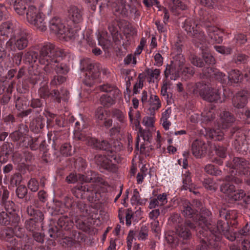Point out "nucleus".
<instances>
[{
	"label": "nucleus",
	"instance_id": "obj_1",
	"mask_svg": "<svg viewBox=\"0 0 250 250\" xmlns=\"http://www.w3.org/2000/svg\"><path fill=\"white\" fill-rule=\"evenodd\" d=\"M78 178L80 181L85 183L72 188V194L77 198L86 199L89 202L94 203V207H91L83 201L75 202L73 197L67 196L64 198V203L56 201L49 213L55 216L62 214L68 209H70V214L76 217L77 228L84 232H88L91 228L92 220L96 217L97 208L99 207L98 204H102L104 200V193H102L99 187L92 183L105 185V182L102 177L96 176V173L92 171L86 174L77 175L71 173L66 177V181L68 183H74L77 181Z\"/></svg>",
	"mask_w": 250,
	"mask_h": 250
},
{
	"label": "nucleus",
	"instance_id": "obj_2",
	"mask_svg": "<svg viewBox=\"0 0 250 250\" xmlns=\"http://www.w3.org/2000/svg\"><path fill=\"white\" fill-rule=\"evenodd\" d=\"M87 125L83 117L81 115V120L75 123L74 137L76 140L84 142L96 150L105 151L104 155H96L94 159L101 171L106 170L115 173L117 171L116 164L121 163L122 158L119 152L122 149L121 143L118 140H112L110 142L105 140L100 141L85 134L84 130Z\"/></svg>",
	"mask_w": 250,
	"mask_h": 250
},
{
	"label": "nucleus",
	"instance_id": "obj_3",
	"mask_svg": "<svg viewBox=\"0 0 250 250\" xmlns=\"http://www.w3.org/2000/svg\"><path fill=\"white\" fill-rule=\"evenodd\" d=\"M63 52L58 48L51 44L44 45L40 51V55L34 51L26 52L23 61L30 64L29 69L30 78L33 83H37L44 79L43 74L41 72V69L38 67V62L45 65L44 71L49 73L54 69L57 74H65L69 71L68 66L63 63H59L63 57Z\"/></svg>",
	"mask_w": 250,
	"mask_h": 250
},
{
	"label": "nucleus",
	"instance_id": "obj_4",
	"mask_svg": "<svg viewBox=\"0 0 250 250\" xmlns=\"http://www.w3.org/2000/svg\"><path fill=\"white\" fill-rule=\"evenodd\" d=\"M219 215L221 218L224 219L227 222L218 220L217 225L211 220L210 216V223L213 225L214 228L212 232L208 230L207 236V250H221L220 243L223 235L225 237L230 241L236 240L237 234L229 230V225L235 227L237 224V212L236 210H229L225 208H221L219 210Z\"/></svg>",
	"mask_w": 250,
	"mask_h": 250
},
{
	"label": "nucleus",
	"instance_id": "obj_5",
	"mask_svg": "<svg viewBox=\"0 0 250 250\" xmlns=\"http://www.w3.org/2000/svg\"><path fill=\"white\" fill-rule=\"evenodd\" d=\"M180 208L182 214L193 222H191L194 224L192 229L196 231L197 236L200 239L196 250H208L207 240L208 230L211 232L214 228L210 223L211 212L208 209H203L200 213H197V209L193 208L191 203L187 200H182Z\"/></svg>",
	"mask_w": 250,
	"mask_h": 250
},
{
	"label": "nucleus",
	"instance_id": "obj_6",
	"mask_svg": "<svg viewBox=\"0 0 250 250\" xmlns=\"http://www.w3.org/2000/svg\"><path fill=\"white\" fill-rule=\"evenodd\" d=\"M73 221L67 216L63 215L59 218L57 226L49 229V236L62 246L71 247L76 243L73 237H76L77 232L73 229Z\"/></svg>",
	"mask_w": 250,
	"mask_h": 250
},
{
	"label": "nucleus",
	"instance_id": "obj_7",
	"mask_svg": "<svg viewBox=\"0 0 250 250\" xmlns=\"http://www.w3.org/2000/svg\"><path fill=\"white\" fill-rule=\"evenodd\" d=\"M9 224L12 227H7L0 232V237L6 241L8 250H32V244L27 236L25 235L24 229L18 225Z\"/></svg>",
	"mask_w": 250,
	"mask_h": 250
},
{
	"label": "nucleus",
	"instance_id": "obj_8",
	"mask_svg": "<svg viewBox=\"0 0 250 250\" xmlns=\"http://www.w3.org/2000/svg\"><path fill=\"white\" fill-rule=\"evenodd\" d=\"M169 224L175 228V233L168 234L166 239L171 247H176L179 244H187L191 238L190 229L193 228V225L190 221L185 222L180 214L173 213L170 215L168 219Z\"/></svg>",
	"mask_w": 250,
	"mask_h": 250
},
{
	"label": "nucleus",
	"instance_id": "obj_9",
	"mask_svg": "<svg viewBox=\"0 0 250 250\" xmlns=\"http://www.w3.org/2000/svg\"><path fill=\"white\" fill-rule=\"evenodd\" d=\"M199 15L200 17V21L202 23H204V25L206 27V30L208 35V41L206 42V45L201 49L203 51V57L205 62L208 64H212L215 63V59L209 53L207 50L204 51V47H206L207 42L220 43L223 41V32L215 26H210L206 22L210 23L214 20V18L212 17L208 12L204 9H201L199 12ZM201 49V48H200Z\"/></svg>",
	"mask_w": 250,
	"mask_h": 250
},
{
	"label": "nucleus",
	"instance_id": "obj_10",
	"mask_svg": "<svg viewBox=\"0 0 250 250\" xmlns=\"http://www.w3.org/2000/svg\"><path fill=\"white\" fill-rule=\"evenodd\" d=\"M9 192L6 187L0 184V205L4 210L0 212V224L8 226L9 224L16 225L20 221V216L16 213L13 202L8 200Z\"/></svg>",
	"mask_w": 250,
	"mask_h": 250
},
{
	"label": "nucleus",
	"instance_id": "obj_11",
	"mask_svg": "<svg viewBox=\"0 0 250 250\" xmlns=\"http://www.w3.org/2000/svg\"><path fill=\"white\" fill-rule=\"evenodd\" d=\"M226 166L224 170L229 174L226 176L224 183L220 186V190L226 194L228 198L229 203L242 200L245 195L244 190L240 189L236 190L233 183L239 184L242 182V178L237 176L233 169L229 170Z\"/></svg>",
	"mask_w": 250,
	"mask_h": 250
},
{
	"label": "nucleus",
	"instance_id": "obj_12",
	"mask_svg": "<svg viewBox=\"0 0 250 250\" xmlns=\"http://www.w3.org/2000/svg\"><path fill=\"white\" fill-rule=\"evenodd\" d=\"M207 135L214 141H221L225 136L229 138L234 139L235 141L239 142L244 138V131L241 127L235 126L229 129L225 134L220 128L216 129L208 128Z\"/></svg>",
	"mask_w": 250,
	"mask_h": 250
},
{
	"label": "nucleus",
	"instance_id": "obj_13",
	"mask_svg": "<svg viewBox=\"0 0 250 250\" xmlns=\"http://www.w3.org/2000/svg\"><path fill=\"white\" fill-rule=\"evenodd\" d=\"M184 27L188 35L193 38V42L196 46L202 48L204 45H206L208 38L206 37L200 30L199 26L194 19L186 20Z\"/></svg>",
	"mask_w": 250,
	"mask_h": 250
},
{
	"label": "nucleus",
	"instance_id": "obj_14",
	"mask_svg": "<svg viewBox=\"0 0 250 250\" xmlns=\"http://www.w3.org/2000/svg\"><path fill=\"white\" fill-rule=\"evenodd\" d=\"M185 59L183 56L180 54L177 56L173 62L169 70L167 68L165 71V75L167 78L169 77L171 80H176L179 76V73L180 71L188 77L191 76L194 74V70L192 67L184 66Z\"/></svg>",
	"mask_w": 250,
	"mask_h": 250
},
{
	"label": "nucleus",
	"instance_id": "obj_15",
	"mask_svg": "<svg viewBox=\"0 0 250 250\" xmlns=\"http://www.w3.org/2000/svg\"><path fill=\"white\" fill-rule=\"evenodd\" d=\"M203 72L206 77L214 76L216 79L220 81L221 83H226L227 79H228V81L231 83H238L240 82L242 79L240 71L236 70L231 71L228 76H226L221 72L213 70L211 67H208L204 69Z\"/></svg>",
	"mask_w": 250,
	"mask_h": 250
},
{
	"label": "nucleus",
	"instance_id": "obj_16",
	"mask_svg": "<svg viewBox=\"0 0 250 250\" xmlns=\"http://www.w3.org/2000/svg\"><path fill=\"white\" fill-rule=\"evenodd\" d=\"M47 136L49 143L51 144L52 141V146L54 149L57 150L60 148V153L64 156H69L73 154L74 150H73L70 143H63L60 147L63 138V135L61 132L54 131L53 133H48Z\"/></svg>",
	"mask_w": 250,
	"mask_h": 250
},
{
	"label": "nucleus",
	"instance_id": "obj_17",
	"mask_svg": "<svg viewBox=\"0 0 250 250\" xmlns=\"http://www.w3.org/2000/svg\"><path fill=\"white\" fill-rule=\"evenodd\" d=\"M27 214L32 218L27 220L25 222V226L27 230L32 233L40 230L42 222L44 219V215L40 210L32 206L27 208Z\"/></svg>",
	"mask_w": 250,
	"mask_h": 250
},
{
	"label": "nucleus",
	"instance_id": "obj_18",
	"mask_svg": "<svg viewBox=\"0 0 250 250\" xmlns=\"http://www.w3.org/2000/svg\"><path fill=\"white\" fill-rule=\"evenodd\" d=\"M49 28L51 31L58 36H62L63 38L75 39L77 37L76 33H74L67 26L64 22L58 18L55 17L49 21Z\"/></svg>",
	"mask_w": 250,
	"mask_h": 250
},
{
	"label": "nucleus",
	"instance_id": "obj_19",
	"mask_svg": "<svg viewBox=\"0 0 250 250\" xmlns=\"http://www.w3.org/2000/svg\"><path fill=\"white\" fill-rule=\"evenodd\" d=\"M28 21L41 31L46 29V21L45 16L33 5H30L26 12Z\"/></svg>",
	"mask_w": 250,
	"mask_h": 250
},
{
	"label": "nucleus",
	"instance_id": "obj_20",
	"mask_svg": "<svg viewBox=\"0 0 250 250\" xmlns=\"http://www.w3.org/2000/svg\"><path fill=\"white\" fill-rule=\"evenodd\" d=\"M188 89H192L188 90V92H192L194 94H225L227 93L226 89L223 86L212 87L210 84H207L206 83L202 82L196 83L194 85H188Z\"/></svg>",
	"mask_w": 250,
	"mask_h": 250
},
{
	"label": "nucleus",
	"instance_id": "obj_21",
	"mask_svg": "<svg viewBox=\"0 0 250 250\" xmlns=\"http://www.w3.org/2000/svg\"><path fill=\"white\" fill-rule=\"evenodd\" d=\"M248 162L242 158H235L232 161L228 162L226 164L227 170L233 169L237 176L240 178L242 176H250V168L247 166Z\"/></svg>",
	"mask_w": 250,
	"mask_h": 250
},
{
	"label": "nucleus",
	"instance_id": "obj_22",
	"mask_svg": "<svg viewBox=\"0 0 250 250\" xmlns=\"http://www.w3.org/2000/svg\"><path fill=\"white\" fill-rule=\"evenodd\" d=\"M28 44L27 34L23 32H21L11 38L6 42V47L12 51L16 49L22 50L26 48Z\"/></svg>",
	"mask_w": 250,
	"mask_h": 250
},
{
	"label": "nucleus",
	"instance_id": "obj_23",
	"mask_svg": "<svg viewBox=\"0 0 250 250\" xmlns=\"http://www.w3.org/2000/svg\"><path fill=\"white\" fill-rule=\"evenodd\" d=\"M85 64L87 66L85 68L83 67V69H85L86 71L85 78L83 81V84L85 86L90 87L94 83L95 80L99 77L100 72L97 66L86 62L85 61L81 62V64L83 67Z\"/></svg>",
	"mask_w": 250,
	"mask_h": 250
},
{
	"label": "nucleus",
	"instance_id": "obj_24",
	"mask_svg": "<svg viewBox=\"0 0 250 250\" xmlns=\"http://www.w3.org/2000/svg\"><path fill=\"white\" fill-rule=\"evenodd\" d=\"M142 102L143 104H148L149 105V113L151 116H154L156 111L161 106L160 100L156 95H143Z\"/></svg>",
	"mask_w": 250,
	"mask_h": 250
},
{
	"label": "nucleus",
	"instance_id": "obj_25",
	"mask_svg": "<svg viewBox=\"0 0 250 250\" xmlns=\"http://www.w3.org/2000/svg\"><path fill=\"white\" fill-rule=\"evenodd\" d=\"M208 145L201 139L193 141L191 146V151L193 155L196 158H201L207 153Z\"/></svg>",
	"mask_w": 250,
	"mask_h": 250
},
{
	"label": "nucleus",
	"instance_id": "obj_26",
	"mask_svg": "<svg viewBox=\"0 0 250 250\" xmlns=\"http://www.w3.org/2000/svg\"><path fill=\"white\" fill-rule=\"evenodd\" d=\"M238 234L243 239L242 245L243 250H250V221L239 230Z\"/></svg>",
	"mask_w": 250,
	"mask_h": 250
},
{
	"label": "nucleus",
	"instance_id": "obj_27",
	"mask_svg": "<svg viewBox=\"0 0 250 250\" xmlns=\"http://www.w3.org/2000/svg\"><path fill=\"white\" fill-rule=\"evenodd\" d=\"M27 130L28 127L26 125L21 124L19 126L18 130L10 134V136L14 141L19 142L21 146V143H23L25 141L24 136Z\"/></svg>",
	"mask_w": 250,
	"mask_h": 250
},
{
	"label": "nucleus",
	"instance_id": "obj_28",
	"mask_svg": "<svg viewBox=\"0 0 250 250\" xmlns=\"http://www.w3.org/2000/svg\"><path fill=\"white\" fill-rule=\"evenodd\" d=\"M68 17L74 23H80L83 20L82 11L76 6H70L68 10Z\"/></svg>",
	"mask_w": 250,
	"mask_h": 250
},
{
	"label": "nucleus",
	"instance_id": "obj_29",
	"mask_svg": "<svg viewBox=\"0 0 250 250\" xmlns=\"http://www.w3.org/2000/svg\"><path fill=\"white\" fill-rule=\"evenodd\" d=\"M154 197L150 200L149 208H155L158 206H163L167 202V194L166 193L156 194Z\"/></svg>",
	"mask_w": 250,
	"mask_h": 250
},
{
	"label": "nucleus",
	"instance_id": "obj_30",
	"mask_svg": "<svg viewBox=\"0 0 250 250\" xmlns=\"http://www.w3.org/2000/svg\"><path fill=\"white\" fill-rule=\"evenodd\" d=\"M13 151V146L8 142L0 147V162L4 163L6 162L10 155L12 154Z\"/></svg>",
	"mask_w": 250,
	"mask_h": 250
},
{
	"label": "nucleus",
	"instance_id": "obj_31",
	"mask_svg": "<svg viewBox=\"0 0 250 250\" xmlns=\"http://www.w3.org/2000/svg\"><path fill=\"white\" fill-rule=\"evenodd\" d=\"M221 122V126L222 129L229 128L232 126L235 121L234 116L229 112L224 111L220 114Z\"/></svg>",
	"mask_w": 250,
	"mask_h": 250
},
{
	"label": "nucleus",
	"instance_id": "obj_32",
	"mask_svg": "<svg viewBox=\"0 0 250 250\" xmlns=\"http://www.w3.org/2000/svg\"><path fill=\"white\" fill-rule=\"evenodd\" d=\"M45 124V120L44 118L40 116L32 120L30 123L29 127L32 131L38 133L44 127Z\"/></svg>",
	"mask_w": 250,
	"mask_h": 250
},
{
	"label": "nucleus",
	"instance_id": "obj_33",
	"mask_svg": "<svg viewBox=\"0 0 250 250\" xmlns=\"http://www.w3.org/2000/svg\"><path fill=\"white\" fill-rule=\"evenodd\" d=\"M214 118V110L212 107L208 111H204V112L202 113L201 120L202 126L206 129L208 125H210L212 124V122Z\"/></svg>",
	"mask_w": 250,
	"mask_h": 250
},
{
	"label": "nucleus",
	"instance_id": "obj_34",
	"mask_svg": "<svg viewBox=\"0 0 250 250\" xmlns=\"http://www.w3.org/2000/svg\"><path fill=\"white\" fill-rule=\"evenodd\" d=\"M215 152L217 156L219 158H215L214 162L216 164L221 165L223 164L222 159L225 158L227 155V146H223L220 143L217 144L215 146Z\"/></svg>",
	"mask_w": 250,
	"mask_h": 250
},
{
	"label": "nucleus",
	"instance_id": "obj_35",
	"mask_svg": "<svg viewBox=\"0 0 250 250\" xmlns=\"http://www.w3.org/2000/svg\"><path fill=\"white\" fill-rule=\"evenodd\" d=\"M247 95H234L232 101L234 107L238 108H243L247 103Z\"/></svg>",
	"mask_w": 250,
	"mask_h": 250
},
{
	"label": "nucleus",
	"instance_id": "obj_36",
	"mask_svg": "<svg viewBox=\"0 0 250 250\" xmlns=\"http://www.w3.org/2000/svg\"><path fill=\"white\" fill-rule=\"evenodd\" d=\"M183 186L182 189L188 190L191 192L193 188V185L192 183L190 173L189 171H186L185 173L182 174Z\"/></svg>",
	"mask_w": 250,
	"mask_h": 250
},
{
	"label": "nucleus",
	"instance_id": "obj_37",
	"mask_svg": "<svg viewBox=\"0 0 250 250\" xmlns=\"http://www.w3.org/2000/svg\"><path fill=\"white\" fill-rule=\"evenodd\" d=\"M149 227L148 225H143L137 231H135V236L140 241H145L148 236Z\"/></svg>",
	"mask_w": 250,
	"mask_h": 250
},
{
	"label": "nucleus",
	"instance_id": "obj_38",
	"mask_svg": "<svg viewBox=\"0 0 250 250\" xmlns=\"http://www.w3.org/2000/svg\"><path fill=\"white\" fill-rule=\"evenodd\" d=\"M202 98L209 103H219L225 101L226 95H200Z\"/></svg>",
	"mask_w": 250,
	"mask_h": 250
},
{
	"label": "nucleus",
	"instance_id": "obj_39",
	"mask_svg": "<svg viewBox=\"0 0 250 250\" xmlns=\"http://www.w3.org/2000/svg\"><path fill=\"white\" fill-rule=\"evenodd\" d=\"M172 3L170 7L171 11L175 14H179L180 10H183L187 8L186 4L179 0H171Z\"/></svg>",
	"mask_w": 250,
	"mask_h": 250
},
{
	"label": "nucleus",
	"instance_id": "obj_40",
	"mask_svg": "<svg viewBox=\"0 0 250 250\" xmlns=\"http://www.w3.org/2000/svg\"><path fill=\"white\" fill-rule=\"evenodd\" d=\"M114 95H102L100 98L101 104L104 106L109 107L115 103Z\"/></svg>",
	"mask_w": 250,
	"mask_h": 250
},
{
	"label": "nucleus",
	"instance_id": "obj_41",
	"mask_svg": "<svg viewBox=\"0 0 250 250\" xmlns=\"http://www.w3.org/2000/svg\"><path fill=\"white\" fill-rule=\"evenodd\" d=\"M14 8L16 12L19 15H23L26 9L24 0H16Z\"/></svg>",
	"mask_w": 250,
	"mask_h": 250
},
{
	"label": "nucleus",
	"instance_id": "obj_42",
	"mask_svg": "<svg viewBox=\"0 0 250 250\" xmlns=\"http://www.w3.org/2000/svg\"><path fill=\"white\" fill-rule=\"evenodd\" d=\"M100 91L105 93H112L113 94H119L120 90L115 85L110 84H105L99 87Z\"/></svg>",
	"mask_w": 250,
	"mask_h": 250
},
{
	"label": "nucleus",
	"instance_id": "obj_43",
	"mask_svg": "<svg viewBox=\"0 0 250 250\" xmlns=\"http://www.w3.org/2000/svg\"><path fill=\"white\" fill-rule=\"evenodd\" d=\"M160 71L159 69H148L147 71V79L150 83L154 82L158 79L160 76Z\"/></svg>",
	"mask_w": 250,
	"mask_h": 250
},
{
	"label": "nucleus",
	"instance_id": "obj_44",
	"mask_svg": "<svg viewBox=\"0 0 250 250\" xmlns=\"http://www.w3.org/2000/svg\"><path fill=\"white\" fill-rule=\"evenodd\" d=\"M205 171L208 174L214 176L220 175L222 171L212 164H208L205 167Z\"/></svg>",
	"mask_w": 250,
	"mask_h": 250
},
{
	"label": "nucleus",
	"instance_id": "obj_45",
	"mask_svg": "<svg viewBox=\"0 0 250 250\" xmlns=\"http://www.w3.org/2000/svg\"><path fill=\"white\" fill-rule=\"evenodd\" d=\"M12 31V25L9 22H5L0 26V35L7 36Z\"/></svg>",
	"mask_w": 250,
	"mask_h": 250
},
{
	"label": "nucleus",
	"instance_id": "obj_46",
	"mask_svg": "<svg viewBox=\"0 0 250 250\" xmlns=\"http://www.w3.org/2000/svg\"><path fill=\"white\" fill-rule=\"evenodd\" d=\"M203 185L206 189L211 191H214L217 189V185L210 178L205 179Z\"/></svg>",
	"mask_w": 250,
	"mask_h": 250
},
{
	"label": "nucleus",
	"instance_id": "obj_47",
	"mask_svg": "<svg viewBox=\"0 0 250 250\" xmlns=\"http://www.w3.org/2000/svg\"><path fill=\"white\" fill-rule=\"evenodd\" d=\"M128 116L130 121L132 122L133 120L139 122L141 119V114L139 111H135L132 107L129 108Z\"/></svg>",
	"mask_w": 250,
	"mask_h": 250
},
{
	"label": "nucleus",
	"instance_id": "obj_48",
	"mask_svg": "<svg viewBox=\"0 0 250 250\" xmlns=\"http://www.w3.org/2000/svg\"><path fill=\"white\" fill-rule=\"evenodd\" d=\"M107 114V112L101 106L99 107L95 111V116L100 120L106 119Z\"/></svg>",
	"mask_w": 250,
	"mask_h": 250
},
{
	"label": "nucleus",
	"instance_id": "obj_49",
	"mask_svg": "<svg viewBox=\"0 0 250 250\" xmlns=\"http://www.w3.org/2000/svg\"><path fill=\"white\" fill-rule=\"evenodd\" d=\"M75 166L80 171H83L87 167V163L85 160L80 157L76 160Z\"/></svg>",
	"mask_w": 250,
	"mask_h": 250
},
{
	"label": "nucleus",
	"instance_id": "obj_50",
	"mask_svg": "<svg viewBox=\"0 0 250 250\" xmlns=\"http://www.w3.org/2000/svg\"><path fill=\"white\" fill-rule=\"evenodd\" d=\"M28 188L32 192H36L39 188V184L35 178H31L28 182Z\"/></svg>",
	"mask_w": 250,
	"mask_h": 250
},
{
	"label": "nucleus",
	"instance_id": "obj_51",
	"mask_svg": "<svg viewBox=\"0 0 250 250\" xmlns=\"http://www.w3.org/2000/svg\"><path fill=\"white\" fill-rule=\"evenodd\" d=\"M112 116L116 118L121 123H124L125 116L124 113L118 109H113L112 110Z\"/></svg>",
	"mask_w": 250,
	"mask_h": 250
},
{
	"label": "nucleus",
	"instance_id": "obj_52",
	"mask_svg": "<svg viewBox=\"0 0 250 250\" xmlns=\"http://www.w3.org/2000/svg\"><path fill=\"white\" fill-rule=\"evenodd\" d=\"M16 193L18 198L23 199L27 193V189L25 186L21 185L17 188Z\"/></svg>",
	"mask_w": 250,
	"mask_h": 250
},
{
	"label": "nucleus",
	"instance_id": "obj_53",
	"mask_svg": "<svg viewBox=\"0 0 250 250\" xmlns=\"http://www.w3.org/2000/svg\"><path fill=\"white\" fill-rule=\"evenodd\" d=\"M150 227L153 232L158 236L161 232V229L159 225V222L158 220H154L150 223Z\"/></svg>",
	"mask_w": 250,
	"mask_h": 250
},
{
	"label": "nucleus",
	"instance_id": "obj_54",
	"mask_svg": "<svg viewBox=\"0 0 250 250\" xmlns=\"http://www.w3.org/2000/svg\"><path fill=\"white\" fill-rule=\"evenodd\" d=\"M120 3L118 5L116 3H113L112 5L113 10L119 14H125V11L124 9V0H120Z\"/></svg>",
	"mask_w": 250,
	"mask_h": 250
},
{
	"label": "nucleus",
	"instance_id": "obj_55",
	"mask_svg": "<svg viewBox=\"0 0 250 250\" xmlns=\"http://www.w3.org/2000/svg\"><path fill=\"white\" fill-rule=\"evenodd\" d=\"M140 196L139 191L137 189H135L133 191V194L132 196L130 202L132 205L141 204L140 202Z\"/></svg>",
	"mask_w": 250,
	"mask_h": 250
},
{
	"label": "nucleus",
	"instance_id": "obj_56",
	"mask_svg": "<svg viewBox=\"0 0 250 250\" xmlns=\"http://www.w3.org/2000/svg\"><path fill=\"white\" fill-rule=\"evenodd\" d=\"M27 146H29L32 150H35L39 148V139L38 138H31L28 139Z\"/></svg>",
	"mask_w": 250,
	"mask_h": 250
},
{
	"label": "nucleus",
	"instance_id": "obj_57",
	"mask_svg": "<svg viewBox=\"0 0 250 250\" xmlns=\"http://www.w3.org/2000/svg\"><path fill=\"white\" fill-rule=\"evenodd\" d=\"M214 47L218 52L222 54H229L231 51L230 48L226 47L224 46L215 45Z\"/></svg>",
	"mask_w": 250,
	"mask_h": 250
},
{
	"label": "nucleus",
	"instance_id": "obj_58",
	"mask_svg": "<svg viewBox=\"0 0 250 250\" xmlns=\"http://www.w3.org/2000/svg\"><path fill=\"white\" fill-rule=\"evenodd\" d=\"M65 78L62 76H55L51 82V84L53 85L60 84L65 81Z\"/></svg>",
	"mask_w": 250,
	"mask_h": 250
},
{
	"label": "nucleus",
	"instance_id": "obj_59",
	"mask_svg": "<svg viewBox=\"0 0 250 250\" xmlns=\"http://www.w3.org/2000/svg\"><path fill=\"white\" fill-rule=\"evenodd\" d=\"M154 116L151 115L150 117H145L143 118V123L146 126L151 127L154 123Z\"/></svg>",
	"mask_w": 250,
	"mask_h": 250
},
{
	"label": "nucleus",
	"instance_id": "obj_60",
	"mask_svg": "<svg viewBox=\"0 0 250 250\" xmlns=\"http://www.w3.org/2000/svg\"><path fill=\"white\" fill-rule=\"evenodd\" d=\"M171 88V83L168 81H165L163 82V84L162 86L161 91L165 93H169L171 92L170 89Z\"/></svg>",
	"mask_w": 250,
	"mask_h": 250
},
{
	"label": "nucleus",
	"instance_id": "obj_61",
	"mask_svg": "<svg viewBox=\"0 0 250 250\" xmlns=\"http://www.w3.org/2000/svg\"><path fill=\"white\" fill-rule=\"evenodd\" d=\"M191 205L193 208L197 209V213H200L204 209L202 207V203L198 200H193Z\"/></svg>",
	"mask_w": 250,
	"mask_h": 250
},
{
	"label": "nucleus",
	"instance_id": "obj_62",
	"mask_svg": "<svg viewBox=\"0 0 250 250\" xmlns=\"http://www.w3.org/2000/svg\"><path fill=\"white\" fill-rule=\"evenodd\" d=\"M155 25L157 26L158 30L161 33H165L167 30V22H161L160 21H156Z\"/></svg>",
	"mask_w": 250,
	"mask_h": 250
},
{
	"label": "nucleus",
	"instance_id": "obj_63",
	"mask_svg": "<svg viewBox=\"0 0 250 250\" xmlns=\"http://www.w3.org/2000/svg\"><path fill=\"white\" fill-rule=\"evenodd\" d=\"M191 62L194 65L199 67H203L204 64V62L202 61L201 59L196 56H193L191 58Z\"/></svg>",
	"mask_w": 250,
	"mask_h": 250
},
{
	"label": "nucleus",
	"instance_id": "obj_64",
	"mask_svg": "<svg viewBox=\"0 0 250 250\" xmlns=\"http://www.w3.org/2000/svg\"><path fill=\"white\" fill-rule=\"evenodd\" d=\"M133 218V212L130 209H128L125 213V223L127 226L131 224V220Z\"/></svg>",
	"mask_w": 250,
	"mask_h": 250
}]
</instances>
